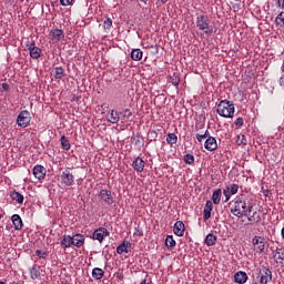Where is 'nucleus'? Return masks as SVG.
I'll use <instances>...</instances> for the list:
<instances>
[{"label":"nucleus","instance_id":"0eeeda50","mask_svg":"<svg viewBox=\"0 0 284 284\" xmlns=\"http://www.w3.org/2000/svg\"><path fill=\"white\" fill-rule=\"evenodd\" d=\"M99 199L105 203V205H112L114 203V197L112 196V191L101 190L99 193Z\"/></svg>","mask_w":284,"mask_h":284},{"label":"nucleus","instance_id":"f3484780","mask_svg":"<svg viewBox=\"0 0 284 284\" xmlns=\"http://www.w3.org/2000/svg\"><path fill=\"white\" fill-rule=\"evenodd\" d=\"M52 77L53 79H55V81H61V79L65 77V69H63L62 67H55L52 70Z\"/></svg>","mask_w":284,"mask_h":284},{"label":"nucleus","instance_id":"4d7b16f0","mask_svg":"<svg viewBox=\"0 0 284 284\" xmlns=\"http://www.w3.org/2000/svg\"><path fill=\"white\" fill-rule=\"evenodd\" d=\"M0 284H6V282H3V281H0Z\"/></svg>","mask_w":284,"mask_h":284},{"label":"nucleus","instance_id":"5701e85b","mask_svg":"<svg viewBox=\"0 0 284 284\" xmlns=\"http://www.w3.org/2000/svg\"><path fill=\"white\" fill-rule=\"evenodd\" d=\"M247 217L248 223H260L261 222V215L255 211L253 212H247V215H244Z\"/></svg>","mask_w":284,"mask_h":284},{"label":"nucleus","instance_id":"09e8293b","mask_svg":"<svg viewBox=\"0 0 284 284\" xmlns=\"http://www.w3.org/2000/svg\"><path fill=\"white\" fill-rule=\"evenodd\" d=\"M72 1L74 0H60L61 6H72Z\"/></svg>","mask_w":284,"mask_h":284},{"label":"nucleus","instance_id":"1a4fd4ad","mask_svg":"<svg viewBox=\"0 0 284 284\" xmlns=\"http://www.w3.org/2000/svg\"><path fill=\"white\" fill-rule=\"evenodd\" d=\"M272 281V271L265 266L260 270V283L267 284Z\"/></svg>","mask_w":284,"mask_h":284},{"label":"nucleus","instance_id":"6e6d98bb","mask_svg":"<svg viewBox=\"0 0 284 284\" xmlns=\"http://www.w3.org/2000/svg\"><path fill=\"white\" fill-rule=\"evenodd\" d=\"M140 284H150L148 281H142Z\"/></svg>","mask_w":284,"mask_h":284},{"label":"nucleus","instance_id":"c9c22d12","mask_svg":"<svg viewBox=\"0 0 284 284\" xmlns=\"http://www.w3.org/2000/svg\"><path fill=\"white\" fill-rule=\"evenodd\" d=\"M274 257L278 261V263H283V261H284V248H277Z\"/></svg>","mask_w":284,"mask_h":284},{"label":"nucleus","instance_id":"9d476101","mask_svg":"<svg viewBox=\"0 0 284 284\" xmlns=\"http://www.w3.org/2000/svg\"><path fill=\"white\" fill-rule=\"evenodd\" d=\"M48 173V171L44 169L43 165L41 164H37L33 168V176L34 179H37L38 181H43V179H45V174Z\"/></svg>","mask_w":284,"mask_h":284},{"label":"nucleus","instance_id":"ea45409f","mask_svg":"<svg viewBox=\"0 0 284 284\" xmlns=\"http://www.w3.org/2000/svg\"><path fill=\"white\" fill-rule=\"evenodd\" d=\"M36 256H38L39 258H48V252L41 251V250H37L36 251Z\"/></svg>","mask_w":284,"mask_h":284},{"label":"nucleus","instance_id":"b1692460","mask_svg":"<svg viewBox=\"0 0 284 284\" xmlns=\"http://www.w3.org/2000/svg\"><path fill=\"white\" fill-rule=\"evenodd\" d=\"M103 276H105V272H104L102 268L94 267V268L92 270V277H93L95 281H101V278H103Z\"/></svg>","mask_w":284,"mask_h":284},{"label":"nucleus","instance_id":"5fc2aeb1","mask_svg":"<svg viewBox=\"0 0 284 284\" xmlns=\"http://www.w3.org/2000/svg\"><path fill=\"white\" fill-rule=\"evenodd\" d=\"M160 3H168V0H158Z\"/></svg>","mask_w":284,"mask_h":284},{"label":"nucleus","instance_id":"2eb2a0df","mask_svg":"<svg viewBox=\"0 0 284 284\" xmlns=\"http://www.w3.org/2000/svg\"><path fill=\"white\" fill-rule=\"evenodd\" d=\"M173 233L175 234V236H183V234H185V224L183 223V221L175 222L173 226Z\"/></svg>","mask_w":284,"mask_h":284},{"label":"nucleus","instance_id":"39448f33","mask_svg":"<svg viewBox=\"0 0 284 284\" xmlns=\"http://www.w3.org/2000/svg\"><path fill=\"white\" fill-rule=\"evenodd\" d=\"M30 111L23 110L19 113L17 123L19 128H28L30 125Z\"/></svg>","mask_w":284,"mask_h":284},{"label":"nucleus","instance_id":"7ed1b4c3","mask_svg":"<svg viewBox=\"0 0 284 284\" xmlns=\"http://www.w3.org/2000/svg\"><path fill=\"white\" fill-rule=\"evenodd\" d=\"M196 28L201 30V32H204L206 37H212V33L214 32V29L212 26H210V18L205 14H201L196 17Z\"/></svg>","mask_w":284,"mask_h":284},{"label":"nucleus","instance_id":"cd10ccee","mask_svg":"<svg viewBox=\"0 0 284 284\" xmlns=\"http://www.w3.org/2000/svg\"><path fill=\"white\" fill-rule=\"evenodd\" d=\"M41 48L39 47H32V49L29 51V54L31 59H40L41 58Z\"/></svg>","mask_w":284,"mask_h":284},{"label":"nucleus","instance_id":"a211bd4d","mask_svg":"<svg viewBox=\"0 0 284 284\" xmlns=\"http://www.w3.org/2000/svg\"><path fill=\"white\" fill-rule=\"evenodd\" d=\"M132 116V111L130 109H123L119 112V119L121 123H128L129 119Z\"/></svg>","mask_w":284,"mask_h":284},{"label":"nucleus","instance_id":"603ef678","mask_svg":"<svg viewBox=\"0 0 284 284\" xmlns=\"http://www.w3.org/2000/svg\"><path fill=\"white\" fill-rule=\"evenodd\" d=\"M202 135L205 136V139H210V131L205 130V132H203Z\"/></svg>","mask_w":284,"mask_h":284},{"label":"nucleus","instance_id":"8fccbe9b","mask_svg":"<svg viewBox=\"0 0 284 284\" xmlns=\"http://www.w3.org/2000/svg\"><path fill=\"white\" fill-rule=\"evenodd\" d=\"M2 90H4V92H8V90H10V85H8V83H2Z\"/></svg>","mask_w":284,"mask_h":284},{"label":"nucleus","instance_id":"f704fd0d","mask_svg":"<svg viewBox=\"0 0 284 284\" xmlns=\"http://www.w3.org/2000/svg\"><path fill=\"white\" fill-rule=\"evenodd\" d=\"M30 274H31V278L34 281L37 278H39V276H41V272L39 271V266L34 265L31 271H30Z\"/></svg>","mask_w":284,"mask_h":284},{"label":"nucleus","instance_id":"ddd939ff","mask_svg":"<svg viewBox=\"0 0 284 284\" xmlns=\"http://www.w3.org/2000/svg\"><path fill=\"white\" fill-rule=\"evenodd\" d=\"M204 148L207 150V152H214L219 148V144L216 143V138L209 136L204 142Z\"/></svg>","mask_w":284,"mask_h":284},{"label":"nucleus","instance_id":"37998d69","mask_svg":"<svg viewBox=\"0 0 284 284\" xmlns=\"http://www.w3.org/2000/svg\"><path fill=\"white\" fill-rule=\"evenodd\" d=\"M37 45V43L34 42V40L32 41H27L26 42V48L27 50L30 52V50H32V48H34Z\"/></svg>","mask_w":284,"mask_h":284},{"label":"nucleus","instance_id":"7c9ffc66","mask_svg":"<svg viewBox=\"0 0 284 284\" xmlns=\"http://www.w3.org/2000/svg\"><path fill=\"white\" fill-rule=\"evenodd\" d=\"M178 141H179V136H176L175 133H169L166 135V143H169V145H176Z\"/></svg>","mask_w":284,"mask_h":284},{"label":"nucleus","instance_id":"473e14b6","mask_svg":"<svg viewBox=\"0 0 284 284\" xmlns=\"http://www.w3.org/2000/svg\"><path fill=\"white\" fill-rule=\"evenodd\" d=\"M275 26L284 28V11H281L275 18Z\"/></svg>","mask_w":284,"mask_h":284},{"label":"nucleus","instance_id":"2f4dec72","mask_svg":"<svg viewBox=\"0 0 284 284\" xmlns=\"http://www.w3.org/2000/svg\"><path fill=\"white\" fill-rule=\"evenodd\" d=\"M60 143H61L62 150H65V151L70 150L71 148L70 140H68L65 135L61 136Z\"/></svg>","mask_w":284,"mask_h":284},{"label":"nucleus","instance_id":"393cba45","mask_svg":"<svg viewBox=\"0 0 284 284\" xmlns=\"http://www.w3.org/2000/svg\"><path fill=\"white\" fill-rule=\"evenodd\" d=\"M10 196H11L12 201H16V202L19 203L20 205L23 204V201L26 200V199L23 197V194L17 192V191H12V192L10 193Z\"/></svg>","mask_w":284,"mask_h":284},{"label":"nucleus","instance_id":"c03bdc74","mask_svg":"<svg viewBox=\"0 0 284 284\" xmlns=\"http://www.w3.org/2000/svg\"><path fill=\"white\" fill-rule=\"evenodd\" d=\"M149 136H151V139H152L153 141H156V139H158V136H159V133H158L155 130H151V131L149 132Z\"/></svg>","mask_w":284,"mask_h":284},{"label":"nucleus","instance_id":"f8f14e48","mask_svg":"<svg viewBox=\"0 0 284 284\" xmlns=\"http://www.w3.org/2000/svg\"><path fill=\"white\" fill-rule=\"evenodd\" d=\"M214 209V204L212 203V201L207 200L205 205H204V210H203V221H210V219L212 217V210Z\"/></svg>","mask_w":284,"mask_h":284},{"label":"nucleus","instance_id":"f03ea898","mask_svg":"<svg viewBox=\"0 0 284 284\" xmlns=\"http://www.w3.org/2000/svg\"><path fill=\"white\" fill-rule=\"evenodd\" d=\"M234 102L232 101L222 100L217 104V114L224 119H232V116H234Z\"/></svg>","mask_w":284,"mask_h":284},{"label":"nucleus","instance_id":"3c124183","mask_svg":"<svg viewBox=\"0 0 284 284\" xmlns=\"http://www.w3.org/2000/svg\"><path fill=\"white\" fill-rule=\"evenodd\" d=\"M280 85H282V88H284V74H282V77L278 80Z\"/></svg>","mask_w":284,"mask_h":284},{"label":"nucleus","instance_id":"a878e982","mask_svg":"<svg viewBox=\"0 0 284 284\" xmlns=\"http://www.w3.org/2000/svg\"><path fill=\"white\" fill-rule=\"evenodd\" d=\"M221 196H223V191L221 189L213 191L212 201L214 205H219V203H221Z\"/></svg>","mask_w":284,"mask_h":284},{"label":"nucleus","instance_id":"4468645a","mask_svg":"<svg viewBox=\"0 0 284 284\" xmlns=\"http://www.w3.org/2000/svg\"><path fill=\"white\" fill-rule=\"evenodd\" d=\"M106 120L109 123H112V124L119 123V121H121V118H119V111L109 110L106 113Z\"/></svg>","mask_w":284,"mask_h":284},{"label":"nucleus","instance_id":"de8ad7c7","mask_svg":"<svg viewBox=\"0 0 284 284\" xmlns=\"http://www.w3.org/2000/svg\"><path fill=\"white\" fill-rule=\"evenodd\" d=\"M195 139L199 141V143H202L203 142V139H205V135H203V133H197L195 135Z\"/></svg>","mask_w":284,"mask_h":284},{"label":"nucleus","instance_id":"20e7f679","mask_svg":"<svg viewBox=\"0 0 284 284\" xmlns=\"http://www.w3.org/2000/svg\"><path fill=\"white\" fill-rule=\"evenodd\" d=\"M252 243L254 246V252H257V254H263L265 252V245H267V242L265 241V237L255 235L252 239Z\"/></svg>","mask_w":284,"mask_h":284},{"label":"nucleus","instance_id":"4c0bfd02","mask_svg":"<svg viewBox=\"0 0 284 284\" xmlns=\"http://www.w3.org/2000/svg\"><path fill=\"white\" fill-rule=\"evenodd\" d=\"M236 145H247V138L245 135H237Z\"/></svg>","mask_w":284,"mask_h":284},{"label":"nucleus","instance_id":"a18cd8bd","mask_svg":"<svg viewBox=\"0 0 284 284\" xmlns=\"http://www.w3.org/2000/svg\"><path fill=\"white\" fill-rule=\"evenodd\" d=\"M179 83H181V79L179 78V75L174 74L172 78V84L179 85Z\"/></svg>","mask_w":284,"mask_h":284},{"label":"nucleus","instance_id":"a19ab883","mask_svg":"<svg viewBox=\"0 0 284 284\" xmlns=\"http://www.w3.org/2000/svg\"><path fill=\"white\" fill-rule=\"evenodd\" d=\"M103 28L104 30H110V28H112V19L106 18V20L103 22Z\"/></svg>","mask_w":284,"mask_h":284},{"label":"nucleus","instance_id":"423d86ee","mask_svg":"<svg viewBox=\"0 0 284 284\" xmlns=\"http://www.w3.org/2000/svg\"><path fill=\"white\" fill-rule=\"evenodd\" d=\"M106 236H110V231L105 227H99L92 234L93 241H99V243H103V240L106 239Z\"/></svg>","mask_w":284,"mask_h":284},{"label":"nucleus","instance_id":"bb28decb","mask_svg":"<svg viewBox=\"0 0 284 284\" xmlns=\"http://www.w3.org/2000/svg\"><path fill=\"white\" fill-rule=\"evenodd\" d=\"M131 59L133 61H141V59H143V51H141V49H133L131 51Z\"/></svg>","mask_w":284,"mask_h":284},{"label":"nucleus","instance_id":"dca6fc26","mask_svg":"<svg viewBox=\"0 0 284 284\" xmlns=\"http://www.w3.org/2000/svg\"><path fill=\"white\" fill-rule=\"evenodd\" d=\"M132 168L135 170V172H143L145 169V161L138 156L133 162H132Z\"/></svg>","mask_w":284,"mask_h":284},{"label":"nucleus","instance_id":"6e6552de","mask_svg":"<svg viewBox=\"0 0 284 284\" xmlns=\"http://www.w3.org/2000/svg\"><path fill=\"white\" fill-rule=\"evenodd\" d=\"M61 181L68 187H72L74 185V175L69 170H64L61 174Z\"/></svg>","mask_w":284,"mask_h":284},{"label":"nucleus","instance_id":"864d4df0","mask_svg":"<svg viewBox=\"0 0 284 284\" xmlns=\"http://www.w3.org/2000/svg\"><path fill=\"white\" fill-rule=\"evenodd\" d=\"M141 3H144V6H148V0H140Z\"/></svg>","mask_w":284,"mask_h":284},{"label":"nucleus","instance_id":"c756f323","mask_svg":"<svg viewBox=\"0 0 284 284\" xmlns=\"http://www.w3.org/2000/svg\"><path fill=\"white\" fill-rule=\"evenodd\" d=\"M74 241H72V236L70 235H64L62 241H61V245H63V247H72Z\"/></svg>","mask_w":284,"mask_h":284},{"label":"nucleus","instance_id":"e433bc0d","mask_svg":"<svg viewBox=\"0 0 284 284\" xmlns=\"http://www.w3.org/2000/svg\"><path fill=\"white\" fill-rule=\"evenodd\" d=\"M224 190H229V193H231L234 196V194H239V184H231L230 186H226V189Z\"/></svg>","mask_w":284,"mask_h":284},{"label":"nucleus","instance_id":"4be33fe9","mask_svg":"<svg viewBox=\"0 0 284 284\" xmlns=\"http://www.w3.org/2000/svg\"><path fill=\"white\" fill-rule=\"evenodd\" d=\"M234 278H235V283H240V284L247 283V273L243 271H239L234 275Z\"/></svg>","mask_w":284,"mask_h":284},{"label":"nucleus","instance_id":"9b49d317","mask_svg":"<svg viewBox=\"0 0 284 284\" xmlns=\"http://www.w3.org/2000/svg\"><path fill=\"white\" fill-rule=\"evenodd\" d=\"M49 37H50L51 41H53V43H59V41H61V39H63V37H65V34L63 33V30H61V29H52L49 33Z\"/></svg>","mask_w":284,"mask_h":284},{"label":"nucleus","instance_id":"58836bf2","mask_svg":"<svg viewBox=\"0 0 284 284\" xmlns=\"http://www.w3.org/2000/svg\"><path fill=\"white\" fill-rule=\"evenodd\" d=\"M184 163H186V165H194V156L190 153L185 154Z\"/></svg>","mask_w":284,"mask_h":284},{"label":"nucleus","instance_id":"72a5a7b5","mask_svg":"<svg viewBox=\"0 0 284 284\" xmlns=\"http://www.w3.org/2000/svg\"><path fill=\"white\" fill-rule=\"evenodd\" d=\"M165 245L169 250H172V247L176 246V241H174V236L168 235L165 240Z\"/></svg>","mask_w":284,"mask_h":284},{"label":"nucleus","instance_id":"c85d7f7f","mask_svg":"<svg viewBox=\"0 0 284 284\" xmlns=\"http://www.w3.org/2000/svg\"><path fill=\"white\" fill-rule=\"evenodd\" d=\"M205 245H207V247H212V245H216V235L212 233L207 234L205 237Z\"/></svg>","mask_w":284,"mask_h":284},{"label":"nucleus","instance_id":"aec40b11","mask_svg":"<svg viewBox=\"0 0 284 284\" xmlns=\"http://www.w3.org/2000/svg\"><path fill=\"white\" fill-rule=\"evenodd\" d=\"M11 221L14 225V230H21L23 227V220H21L19 214H13L11 216Z\"/></svg>","mask_w":284,"mask_h":284},{"label":"nucleus","instance_id":"412c9836","mask_svg":"<svg viewBox=\"0 0 284 284\" xmlns=\"http://www.w3.org/2000/svg\"><path fill=\"white\" fill-rule=\"evenodd\" d=\"M71 239L73 241L74 247H82L83 243H85V237L82 234H75Z\"/></svg>","mask_w":284,"mask_h":284},{"label":"nucleus","instance_id":"6ab92c4d","mask_svg":"<svg viewBox=\"0 0 284 284\" xmlns=\"http://www.w3.org/2000/svg\"><path fill=\"white\" fill-rule=\"evenodd\" d=\"M130 247H132V243L128 242V241H123L118 247H116V252L118 254H128V252H130Z\"/></svg>","mask_w":284,"mask_h":284},{"label":"nucleus","instance_id":"79ce46f5","mask_svg":"<svg viewBox=\"0 0 284 284\" xmlns=\"http://www.w3.org/2000/svg\"><path fill=\"white\" fill-rule=\"evenodd\" d=\"M223 194L225 196L224 203H227V201H230L232 199V194L230 193V190H223Z\"/></svg>","mask_w":284,"mask_h":284},{"label":"nucleus","instance_id":"f257e3e1","mask_svg":"<svg viewBox=\"0 0 284 284\" xmlns=\"http://www.w3.org/2000/svg\"><path fill=\"white\" fill-rule=\"evenodd\" d=\"M232 203L231 214L237 219L247 216V212H252V210H254V205L252 203H247V200L243 195L235 196Z\"/></svg>","mask_w":284,"mask_h":284},{"label":"nucleus","instance_id":"49530a36","mask_svg":"<svg viewBox=\"0 0 284 284\" xmlns=\"http://www.w3.org/2000/svg\"><path fill=\"white\" fill-rule=\"evenodd\" d=\"M234 123L237 128H243L244 120L243 118H237Z\"/></svg>","mask_w":284,"mask_h":284}]
</instances>
